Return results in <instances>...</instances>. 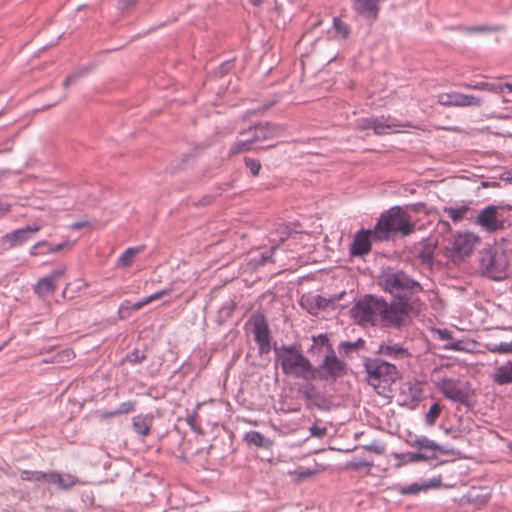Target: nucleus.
Here are the masks:
<instances>
[{
    "mask_svg": "<svg viewBox=\"0 0 512 512\" xmlns=\"http://www.w3.org/2000/svg\"><path fill=\"white\" fill-rule=\"evenodd\" d=\"M275 360L280 364L283 374L306 381L315 380L314 366L302 353L299 344L275 347Z\"/></svg>",
    "mask_w": 512,
    "mask_h": 512,
    "instance_id": "obj_1",
    "label": "nucleus"
},
{
    "mask_svg": "<svg viewBox=\"0 0 512 512\" xmlns=\"http://www.w3.org/2000/svg\"><path fill=\"white\" fill-rule=\"evenodd\" d=\"M415 223L411 216L400 206H394L383 212L373 228L377 241L388 240L390 234L408 236L414 232Z\"/></svg>",
    "mask_w": 512,
    "mask_h": 512,
    "instance_id": "obj_2",
    "label": "nucleus"
},
{
    "mask_svg": "<svg viewBox=\"0 0 512 512\" xmlns=\"http://www.w3.org/2000/svg\"><path fill=\"white\" fill-rule=\"evenodd\" d=\"M419 300L411 296H400L391 303L382 300L381 323L384 326L400 328L410 321V313L417 311Z\"/></svg>",
    "mask_w": 512,
    "mask_h": 512,
    "instance_id": "obj_3",
    "label": "nucleus"
},
{
    "mask_svg": "<svg viewBox=\"0 0 512 512\" xmlns=\"http://www.w3.org/2000/svg\"><path fill=\"white\" fill-rule=\"evenodd\" d=\"M381 288L394 296H407L406 293L416 294L423 291L422 285L406 272L388 267L379 275Z\"/></svg>",
    "mask_w": 512,
    "mask_h": 512,
    "instance_id": "obj_4",
    "label": "nucleus"
},
{
    "mask_svg": "<svg viewBox=\"0 0 512 512\" xmlns=\"http://www.w3.org/2000/svg\"><path fill=\"white\" fill-rule=\"evenodd\" d=\"M364 367L367 381L374 388H379L382 384L390 385L399 378L397 367L379 358L368 359Z\"/></svg>",
    "mask_w": 512,
    "mask_h": 512,
    "instance_id": "obj_5",
    "label": "nucleus"
},
{
    "mask_svg": "<svg viewBox=\"0 0 512 512\" xmlns=\"http://www.w3.org/2000/svg\"><path fill=\"white\" fill-rule=\"evenodd\" d=\"M382 300L373 295H366L352 308L351 315L359 324L376 325L381 322Z\"/></svg>",
    "mask_w": 512,
    "mask_h": 512,
    "instance_id": "obj_6",
    "label": "nucleus"
},
{
    "mask_svg": "<svg viewBox=\"0 0 512 512\" xmlns=\"http://www.w3.org/2000/svg\"><path fill=\"white\" fill-rule=\"evenodd\" d=\"M508 257L502 249H487L480 258V270L493 280H502L506 276Z\"/></svg>",
    "mask_w": 512,
    "mask_h": 512,
    "instance_id": "obj_7",
    "label": "nucleus"
},
{
    "mask_svg": "<svg viewBox=\"0 0 512 512\" xmlns=\"http://www.w3.org/2000/svg\"><path fill=\"white\" fill-rule=\"evenodd\" d=\"M488 349L492 353L512 354V341L493 344ZM490 378L498 386L512 384V359L497 365Z\"/></svg>",
    "mask_w": 512,
    "mask_h": 512,
    "instance_id": "obj_8",
    "label": "nucleus"
},
{
    "mask_svg": "<svg viewBox=\"0 0 512 512\" xmlns=\"http://www.w3.org/2000/svg\"><path fill=\"white\" fill-rule=\"evenodd\" d=\"M346 373L347 365L337 357L335 351L326 354L321 364L314 367L315 379L324 381H336Z\"/></svg>",
    "mask_w": 512,
    "mask_h": 512,
    "instance_id": "obj_9",
    "label": "nucleus"
},
{
    "mask_svg": "<svg viewBox=\"0 0 512 512\" xmlns=\"http://www.w3.org/2000/svg\"><path fill=\"white\" fill-rule=\"evenodd\" d=\"M438 388L445 398L460 404H468L471 389L470 384L460 379L443 378Z\"/></svg>",
    "mask_w": 512,
    "mask_h": 512,
    "instance_id": "obj_10",
    "label": "nucleus"
},
{
    "mask_svg": "<svg viewBox=\"0 0 512 512\" xmlns=\"http://www.w3.org/2000/svg\"><path fill=\"white\" fill-rule=\"evenodd\" d=\"M249 323L253 326V334L259 346V353L261 355L267 354L271 349V337L265 316L260 313L253 314Z\"/></svg>",
    "mask_w": 512,
    "mask_h": 512,
    "instance_id": "obj_11",
    "label": "nucleus"
},
{
    "mask_svg": "<svg viewBox=\"0 0 512 512\" xmlns=\"http://www.w3.org/2000/svg\"><path fill=\"white\" fill-rule=\"evenodd\" d=\"M475 224L491 233L504 227V217L499 212V207L489 205L478 213Z\"/></svg>",
    "mask_w": 512,
    "mask_h": 512,
    "instance_id": "obj_12",
    "label": "nucleus"
},
{
    "mask_svg": "<svg viewBox=\"0 0 512 512\" xmlns=\"http://www.w3.org/2000/svg\"><path fill=\"white\" fill-rule=\"evenodd\" d=\"M437 101L446 107H479L482 104L481 98L456 91L440 93Z\"/></svg>",
    "mask_w": 512,
    "mask_h": 512,
    "instance_id": "obj_13",
    "label": "nucleus"
},
{
    "mask_svg": "<svg viewBox=\"0 0 512 512\" xmlns=\"http://www.w3.org/2000/svg\"><path fill=\"white\" fill-rule=\"evenodd\" d=\"M284 132V127L279 124L266 122L250 126L248 129L239 132L240 135L254 133L253 141L258 143L280 136Z\"/></svg>",
    "mask_w": 512,
    "mask_h": 512,
    "instance_id": "obj_14",
    "label": "nucleus"
},
{
    "mask_svg": "<svg viewBox=\"0 0 512 512\" xmlns=\"http://www.w3.org/2000/svg\"><path fill=\"white\" fill-rule=\"evenodd\" d=\"M373 230H359L355 233L352 244L350 245V254L352 256H363L371 251Z\"/></svg>",
    "mask_w": 512,
    "mask_h": 512,
    "instance_id": "obj_15",
    "label": "nucleus"
},
{
    "mask_svg": "<svg viewBox=\"0 0 512 512\" xmlns=\"http://www.w3.org/2000/svg\"><path fill=\"white\" fill-rule=\"evenodd\" d=\"M477 241V236L472 233L458 234L453 241V250L459 256H469Z\"/></svg>",
    "mask_w": 512,
    "mask_h": 512,
    "instance_id": "obj_16",
    "label": "nucleus"
},
{
    "mask_svg": "<svg viewBox=\"0 0 512 512\" xmlns=\"http://www.w3.org/2000/svg\"><path fill=\"white\" fill-rule=\"evenodd\" d=\"M353 9L364 18L376 20L380 10V0H351Z\"/></svg>",
    "mask_w": 512,
    "mask_h": 512,
    "instance_id": "obj_17",
    "label": "nucleus"
},
{
    "mask_svg": "<svg viewBox=\"0 0 512 512\" xmlns=\"http://www.w3.org/2000/svg\"><path fill=\"white\" fill-rule=\"evenodd\" d=\"M41 229L39 225H28L24 228L16 229L3 236V242L8 243L9 247H15L26 242L31 233H36Z\"/></svg>",
    "mask_w": 512,
    "mask_h": 512,
    "instance_id": "obj_18",
    "label": "nucleus"
},
{
    "mask_svg": "<svg viewBox=\"0 0 512 512\" xmlns=\"http://www.w3.org/2000/svg\"><path fill=\"white\" fill-rule=\"evenodd\" d=\"M377 353L394 360L411 357V353L407 348L400 344H395L391 342H382L378 347Z\"/></svg>",
    "mask_w": 512,
    "mask_h": 512,
    "instance_id": "obj_19",
    "label": "nucleus"
},
{
    "mask_svg": "<svg viewBox=\"0 0 512 512\" xmlns=\"http://www.w3.org/2000/svg\"><path fill=\"white\" fill-rule=\"evenodd\" d=\"M302 397L307 400L311 405L317 407L320 410H328V400L320 394L313 384H307L301 391Z\"/></svg>",
    "mask_w": 512,
    "mask_h": 512,
    "instance_id": "obj_20",
    "label": "nucleus"
},
{
    "mask_svg": "<svg viewBox=\"0 0 512 512\" xmlns=\"http://www.w3.org/2000/svg\"><path fill=\"white\" fill-rule=\"evenodd\" d=\"M47 483L57 485L61 490H68L79 483V479L72 474H60L57 471H50L47 474Z\"/></svg>",
    "mask_w": 512,
    "mask_h": 512,
    "instance_id": "obj_21",
    "label": "nucleus"
},
{
    "mask_svg": "<svg viewBox=\"0 0 512 512\" xmlns=\"http://www.w3.org/2000/svg\"><path fill=\"white\" fill-rule=\"evenodd\" d=\"M153 422V414H138L132 418V427L137 435L145 438L150 434Z\"/></svg>",
    "mask_w": 512,
    "mask_h": 512,
    "instance_id": "obj_22",
    "label": "nucleus"
},
{
    "mask_svg": "<svg viewBox=\"0 0 512 512\" xmlns=\"http://www.w3.org/2000/svg\"><path fill=\"white\" fill-rule=\"evenodd\" d=\"M437 454H428L425 452H406V453H394L393 458L399 461L398 466L405 465L408 463H417L422 461H429L435 459Z\"/></svg>",
    "mask_w": 512,
    "mask_h": 512,
    "instance_id": "obj_23",
    "label": "nucleus"
},
{
    "mask_svg": "<svg viewBox=\"0 0 512 512\" xmlns=\"http://www.w3.org/2000/svg\"><path fill=\"white\" fill-rule=\"evenodd\" d=\"M406 442L409 446L418 448L425 453H427L426 451H431L432 454H436V452H443V449L440 445L427 438L426 436H419L415 439L407 440Z\"/></svg>",
    "mask_w": 512,
    "mask_h": 512,
    "instance_id": "obj_24",
    "label": "nucleus"
},
{
    "mask_svg": "<svg viewBox=\"0 0 512 512\" xmlns=\"http://www.w3.org/2000/svg\"><path fill=\"white\" fill-rule=\"evenodd\" d=\"M312 345L309 348V352L312 354H320L325 348L326 354L333 352L334 349L329 342V338L327 334H319L317 336L312 337Z\"/></svg>",
    "mask_w": 512,
    "mask_h": 512,
    "instance_id": "obj_25",
    "label": "nucleus"
},
{
    "mask_svg": "<svg viewBox=\"0 0 512 512\" xmlns=\"http://www.w3.org/2000/svg\"><path fill=\"white\" fill-rule=\"evenodd\" d=\"M384 117H381V119H376L373 131L376 135H386L390 134L391 132H396L397 128L401 127H411L409 124H399L395 122H385Z\"/></svg>",
    "mask_w": 512,
    "mask_h": 512,
    "instance_id": "obj_26",
    "label": "nucleus"
},
{
    "mask_svg": "<svg viewBox=\"0 0 512 512\" xmlns=\"http://www.w3.org/2000/svg\"><path fill=\"white\" fill-rule=\"evenodd\" d=\"M257 148L258 147L252 138L238 139L231 145L229 150V156L249 152Z\"/></svg>",
    "mask_w": 512,
    "mask_h": 512,
    "instance_id": "obj_27",
    "label": "nucleus"
},
{
    "mask_svg": "<svg viewBox=\"0 0 512 512\" xmlns=\"http://www.w3.org/2000/svg\"><path fill=\"white\" fill-rule=\"evenodd\" d=\"M443 211L448 215L453 223H459L467 217L468 213L471 211V208L468 205H461L457 207L445 206Z\"/></svg>",
    "mask_w": 512,
    "mask_h": 512,
    "instance_id": "obj_28",
    "label": "nucleus"
},
{
    "mask_svg": "<svg viewBox=\"0 0 512 512\" xmlns=\"http://www.w3.org/2000/svg\"><path fill=\"white\" fill-rule=\"evenodd\" d=\"M244 440L248 444L255 445L261 448H270L273 444L272 440L266 438L263 434L258 431L247 432L244 436Z\"/></svg>",
    "mask_w": 512,
    "mask_h": 512,
    "instance_id": "obj_29",
    "label": "nucleus"
},
{
    "mask_svg": "<svg viewBox=\"0 0 512 512\" xmlns=\"http://www.w3.org/2000/svg\"><path fill=\"white\" fill-rule=\"evenodd\" d=\"M170 289H164V290H161V291H158L146 298H144L143 300L139 301V302H136L134 304H132L131 306H128V302L127 303H123L121 306H120V312H122L124 309H132V310H139L140 308H142L144 305H147L149 303H151L152 301L154 300H158L160 299L162 296L164 295H167L170 293Z\"/></svg>",
    "mask_w": 512,
    "mask_h": 512,
    "instance_id": "obj_30",
    "label": "nucleus"
},
{
    "mask_svg": "<svg viewBox=\"0 0 512 512\" xmlns=\"http://www.w3.org/2000/svg\"><path fill=\"white\" fill-rule=\"evenodd\" d=\"M144 250V246L127 248L118 258L117 267H129L132 265L134 258Z\"/></svg>",
    "mask_w": 512,
    "mask_h": 512,
    "instance_id": "obj_31",
    "label": "nucleus"
},
{
    "mask_svg": "<svg viewBox=\"0 0 512 512\" xmlns=\"http://www.w3.org/2000/svg\"><path fill=\"white\" fill-rule=\"evenodd\" d=\"M432 486H434L433 483H431V484H428V483H423V484L412 483V484L407 485V486L397 485L395 487V490L398 493H400L401 495H416V494H418L421 491H427Z\"/></svg>",
    "mask_w": 512,
    "mask_h": 512,
    "instance_id": "obj_32",
    "label": "nucleus"
},
{
    "mask_svg": "<svg viewBox=\"0 0 512 512\" xmlns=\"http://www.w3.org/2000/svg\"><path fill=\"white\" fill-rule=\"evenodd\" d=\"M290 236L289 227L285 224L279 225L276 229L270 232V242L275 247L279 246Z\"/></svg>",
    "mask_w": 512,
    "mask_h": 512,
    "instance_id": "obj_33",
    "label": "nucleus"
},
{
    "mask_svg": "<svg viewBox=\"0 0 512 512\" xmlns=\"http://www.w3.org/2000/svg\"><path fill=\"white\" fill-rule=\"evenodd\" d=\"M55 290V283L48 276L40 279L35 286V292L39 296H46L52 294Z\"/></svg>",
    "mask_w": 512,
    "mask_h": 512,
    "instance_id": "obj_34",
    "label": "nucleus"
},
{
    "mask_svg": "<svg viewBox=\"0 0 512 512\" xmlns=\"http://www.w3.org/2000/svg\"><path fill=\"white\" fill-rule=\"evenodd\" d=\"M47 474L48 472L23 470L20 473V478L23 481L47 482Z\"/></svg>",
    "mask_w": 512,
    "mask_h": 512,
    "instance_id": "obj_35",
    "label": "nucleus"
},
{
    "mask_svg": "<svg viewBox=\"0 0 512 512\" xmlns=\"http://www.w3.org/2000/svg\"><path fill=\"white\" fill-rule=\"evenodd\" d=\"M434 256V245L423 242L421 243V247L419 248L417 252V257L423 262V263H429L432 261Z\"/></svg>",
    "mask_w": 512,
    "mask_h": 512,
    "instance_id": "obj_36",
    "label": "nucleus"
},
{
    "mask_svg": "<svg viewBox=\"0 0 512 512\" xmlns=\"http://www.w3.org/2000/svg\"><path fill=\"white\" fill-rule=\"evenodd\" d=\"M466 88H471L475 90H485L490 91L496 94L503 92V87H501L499 84L489 83V82H478L476 84H464L463 85Z\"/></svg>",
    "mask_w": 512,
    "mask_h": 512,
    "instance_id": "obj_37",
    "label": "nucleus"
},
{
    "mask_svg": "<svg viewBox=\"0 0 512 512\" xmlns=\"http://www.w3.org/2000/svg\"><path fill=\"white\" fill-rule=\"evenodd\" d=\"M442 411V406L435 402L431 405L428 412L425 414V422L428 426H433L439 418Z\"/></svg>",
    "mask_w": 512,
    "mask_h": 512,
    "instance_id": "obj_38",
    "label": "nucleus"
},
{
    "mask_svg": "<svg viewBox=\"0 0 512 512\" xmlns=\"http://www.w3.org/2000/svg\"><path fill=\"white\" fill-rule=\"evenodd\" d=\"M372 466V462L362 459H353L346 464V468L353 471H360L365 468L369 472Z\"/></svg>",
    "mask_w": 512,
    "mask_h": 512,
    "instance_id": "obj_39",
    "label": "nucleus"
},
{
    "mask_svg": "<svg viewBox=\"0 0 512 512\" xmlns=\"http://www.w3.org/2000/svg\"><path fill=\"white\" fill-rule=\"evenodd\" d=\"M333 28L343 38H347L348 35L350 34V28H349L348 24H346L344 21H342L338 17H335L333 19Z\"/></svg>",
    "mask_w": 512,
    "mask_h": 512,
    "instance_id": "obj_40",
    "label": "nucleus"
},
{
    "mask_svg": "<svg viewBox=\"0 0 512 512\" xmlns=\"http://www.w3.org/2000/svg\"><path fill=\"white\" fill-rule=\"evenodd\" d=\"M468 33H489L499 31V27L496 26H488V25H478V26H470L466 28Z\"/></svg>",
    "mask_w": 512,
    "mask_h": 512,
    "instance_id": "obj_41",
    "label": "nucleus"
},
{
    "mask_svg": "<svg viewBox=\"0 0 512 512\" xmlns=\"http://www.w3.org/2000/svg\"><path fill=\"white\" fill-rule=\"evenodd\" d=\"M146 359L145 353L138 349H134L126 355V360L132 364L140 363Z\"/></svg>",
    "mask_w": 512,
    "mask_h": 512,
    "instance_id": "obj_42",
    "label": "nucleus"
},
{
    "mask_svg": "<svg viewBox=\"0 0 512 512\" xmlns=\"http://www.w3.org/2000/svg\"><path fill=\"white\" fill-rule=\"evenodd\" d=\"M245 165L250 170L253 176H257L259 174V171L261 169V163L259 160L246 157Z\"/></svg>",
    "mask_w": 512,
    "mask_h": 512,
    "instance_id": "obj_43",
    "label": "nucleus"
},
{
    "mask_svg": "<svg viewBox=\"0 0 512 512\" xmlns=\"http://www.w3.org/2000/svg\"><path fill=\"white\" fill-rule=\"evenodd\" d=\"M363 343L364 341L362 339H358L356 342H342L339 348L341 351L347 354L357 349L359 346H362Z\"/></svg>",
    "mask_w": 512,
    "mask_h": 512,
    "instance_id": "obj_44",
    "label": "nucleus"
},
{
    "mask_svg": "<svg viewBox=\"0 0 512 512\" xmlns=\"http://www.w3.org/2000/svg\"><path fill=\"white\" fill-rule=\"evenodd\" d=\"M116 410L118 412V415L130 413L135 410V402H123Z\"/></svg>",
    "mask_w": 512,
    "mask_h": 512,
    "instance_id": "obj_45",
    "label": "nucleus"
},
{
    "mask_svg": "<svg viewBox=\"0 0 512 512\" xmlns=\"http://www.w3.org/2000/svg\"><path fill=\"white\" fill-rule=\"evenodd\" d=\"M376 119L377 118L362 119L358 124V128L361 130L373 129Z\"/></svg>",
    "mask_w": 512,
    "mask_h": 512,
    "instance_id": "obj_46",
    "label": "nucleus"
},
{
    "mask_svg": "<svg viewBox=\"0 0 512 512\" xmlns=\"http://www.w3.org/2000/svg\"><path fill=\"white\" fill-rule=\"evenodd\" d=\"M313 302L317 309H325L328 306V300L320 295L313 297Z\"/></svg>",
    "mask_w": 512,
    "mask_h": 512,
    "instance_id": "obj_47",
    "label": "nucleus"
},
{
    "mask_svg": "<svg viewBox=\"0 0 512 512\" xmlns=\"http://www.w3.org/2000/svg\"><path fill=\"white\" fill-rule=\"evenodd\" d=\"M327 432V429L325 427H319L317 425H313L310 428V433L312 436L321 438L323 437Z\"/></svg>",
    "mask_w": 512,
    "mask_h": 512,
    "instance_id": "obj_48",
    "label": "nucleus"
},
{
    "mask_svg": "<svg viewBox=\"0 0 512 512\" xmlns=\"http://www.w3.org/2000/svg\"><path fill=\"white\" fill-rule=\"evenodd\" d=\"M66 268L64 266L59 267L55 270H53L48 277L51 278V280L55 283L57 279L62 277L65 274Z\"/></svg>",
    "mask_w": 512,
    "mask_h": 512,
    "instance_id": "obj_49",
    "label": "nucleus"
},
{
    "mask_svg": "<svg viewBox=\"0 0 512 512\" xmlns=\"http://www.w3.org/2000/svg\"><path fill=\"white\" fill-rule=\"evenodd\" d=\"M365 449L376 454H382L385 450V447L384 445L379 443H372L370 445L365 446Z\"/></svg>",
    "mask_w": 512,
    "mask_h": 512,
    "instance_id": "obj_50",
    "label": "nucleus"
},
{
    "mask_svg": "<svg viewBox=\"0 0 512 512\" xmlns=\"http://www.w3.org/2000/svg\"><path fill=\"white\" fill-rule=\"evenodd\" d=\"M11 204L7 201L0 199V218L4 217L10 212Z\"/></svg>",
    "mask_w": 512,
    "mask_h": 512,
    "instance_id": "obj_51",
    "label": "nucleus"
},
{
    "mask_svg": "<svg viewBox=\"0 0 512 512\" xmlns=\"http://www.w3.org/2000/svg\"><path fill=\"white\" fill-rule=\"evenodd\" d=\"M437 227L439 229H441L443 232H448L450 231V224L449 222L447 221H444V220H440L437 224Z\"/></svg>",
    "mask_w": 512,
    "mask_h": 512,
    "instance_id": "obj_52",
    "label": "nucleus"
},
{
    "mask_svg": "<svg viewBox=\"0 0 512 512\" xmlns=\"http://www.w3.org/2000/svg\"><path fill=\"white\" fill-rule=\"evenodd\" d=\"M118 415V412L117 410H113V411H105V412H102L100 414V419L101 420H104V419H107L109 417H114V416H117Z\"/></svg>",
    "mask_w": 512,
    "mask_h": 512,
    "instance_id": "obj_53",
    "label": "nucleus"
},
{
    "mask_svg": "<svg viewBox=\"0 0 512 512\" xmlns=\"http://www.w3.org/2000/svg\"><path fill=\"white\" fill-rule=\"evenodd\" d=\"M276 247L274 245L271 246V252L269 254H263L262 255V263H266L268 261H272V255H273V252H274V249Z\"/></svg>",
    "mask_w": 512,
    "mask_h": 512,
    "instance_id": "obj_54",
    "label": "nucleus"
},
{
    "mask_svg": "<svg viewBox=\"0 0 512 512\" xmlns=\"http://www.w3.org/2000/svg\"><path fill=\"white\" fill-rule=\"evenodd\" d=\"M438 334H439L440 338L443 339V340L451 338V333L448 330H446V329L438 330Z\"/></svg>",
    "mask_w": 512,
    "mask_h": 512,
    "instance_id": "obj_55",
    "label": "nucleus"
},
{
    "mask_svg": "<svg viewBox=\"0 0 512 512\" xmlns=\"http://www.w3.org/2000/svg\"><path fill=\"white\" fill-rule=\"evenodd\" d=\"M76 78L77 76L75 75H69L66 77V79L64 80L63 82V86L64 87H67L68 85H70L71 83H74L76 81Z\"/></svg>",
    "mask_w": 512,
    "mask_h": 512,
    "instance_id": "obj_56",
    "label": "nucleus"
},
{
    "mask_svg": "<svg viewBox=\"0 0 512 512\" xmlns=\"http://www.w3.org/2000/svg\"><path fill=\"white\" fill-rule=\"evenodd\" d=\"M63 247H64V244L54 245V246L49 247L48 252L56 253V252L60 251Z\"/></svg>",
    "mask_w": 512,
    "mask_h": 512,
    "instance_id": "obj_57",
    "label": "nucleus"
},
{
    "mask_svg": "<svg viewBox=\"0 0 512 512\" xmlns=\"http://www.w3.org/2000/svg\"><path fill=\"white\" fill-rule=\"evenodd\" d=\"M48 245V243L46 241H40L38 243H36L33 247H32V251H31V254L32 255H36L37 253L34 251L36 249H38L39 247L41 246H46Z\"/></svg>",
    "mask_w": 512,
    "mask_h": 512,
    "instance_id": "obj_58",
    "label": "nucleus"
},
{
    "mask_svg": "<svg viewBox=\"0 0 512 512\" xmlns=\"http://www.w3.org/2000/svg\"><path fill=\"white\" fill-rule=\"evenodd\" d=\"M88 225V222H85V221H81V222H75L72 224V229H80L82 227H85Z\"/></svg>",
    "mask_w": 512,
    "mask_h": 512,
    "instance_id": "obj_59",
    "label": "nucleus"
},
{
    "mask_svg": "<svg viewBox=\"0 0 512 512\" xmlns=\"http://www.w3.org/2000/svg\"><path fill=\"white\" fill-rule=\"evenodd\" d=\"M213 201V198L211 196H204L201 200H200V203L201 205H209L211 202Z\"/></svg>",
    "mask_w": 512,
    "mask_h": 512,
    "instance_id": "obj_60",
    "label": "nucleus"
},
{
    "mask_svg": "<svg viewBox=\"0 0 512 512\" xmlns=\"http://www.w3.org/2000/svg\"><path fill=\"white\" fill-rule=\"evenodd\" d=\"M298 475L300 478H306V477L312 475V471H310V470L300 471V472H298Z\"/></svg>",
    "mask_w": 512,
    "mask_h": 512,
    "instance_id": "obj_61",
    "label": "nucleus"
},
{
    "mask_svg": "<svg viewBox=\"0 0 512 512\" xmlns=\"http://www.w3.org/2000/svg\"><path fill=\"white\" fill-rule=\"evenodd\" d=\"M412 209L415 211V212H420L421 211V208L424 207V204L423 203H417V204H413L412 206Z\"/></svg>",
    "mask_w": 512,
    "mask_h": 512,
    "instance_id": "obj_62",
    "label": "nucleus"
},
{
    "mask_svg": "<svg viewBox=\"0 0 512 512\" xmlns=\"http://www.w3.org/2000/svg\"><path fill=\"white\" fill-rule=\"evenodd\" d=\"M504 89H507L509 92H512V84L506 83V84H499Z\"/></svg>",
    "mask_w": 512,
    "mask_h": 512,
    "instance_id": "obj_63",
    "label": "nucleus"
},
{
    "mask_svg": "<svg viewBox=\"0 0 512 512\" xmlns=\"http://www.w3.org/2000/svg\"><path fill=\"white\" fill-rule=\"evenodd\" d=\"M265 0H249V2L254 6H259L264 3Z\"/></svg>",
    "mask_w": 512,
    "mask_h": 512,
    "instance_id": "obj_64",
    "label": "nucleus"
}]
</instances>
